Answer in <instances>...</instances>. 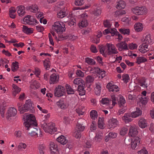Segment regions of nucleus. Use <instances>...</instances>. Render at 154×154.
<instances>
[{"mask_svg":"<svg viewBox=\"0 0 154 154\" xmlns=\"http://www.w3.org/2000/svg\"><path fill=\"white\" fill-rule=\"evenodd\" d=\"M18 110L21 114H23L24 112L29 111L30 112L33 113L34 109L32 106V103L30 99L26 101L25 103L23 106L21 103L17 104Z\"/></svg>","mask_w":154,"mask_h":154,"instance_id":"obj_1","label":"nucleus"},{"mask_svg":"<svg viewBox=\"0 0 154 154\" xmlns=\"http://www.w3.org/2000/svg\"><path fill=\"white\" fill-rule=\"evenodd\" d=\"M41 127L45 132L50 134L54 133V132L57 131V128L54 127V124L52 122H50L47 124L44 120L41 122Z\"/></svg>","mask_w":154,"mask_h":154,"instance_id":"obj_2","label":"nucleus"},{"mask_svg":"<svg viewBox=\"0 0 154 154\" xmlns=\"http://www.w3.org/2000/svg\"><path fill=\"white\" fill-rule=\"evenodd\" d=\"M26 129L29 131L28 135L29 136L32 137H42V134L41 132L40 129H38L35 128L34 126H29L27 127H25Z\"/></svg>","mask_w":154,"mask_h":154,"instance_id":"obj_3","label":"nucleus"},{"mask_svg":"<svg viewBox=\"0 0 154 154\" xmlns=\"http://www.w3.org/2000/svg\"><path fill=\"white\" fill-rule=\"evenodd\" d=\"M26 116V121L24 123V125L25 127L29 126H34L36 127L37 124L36 122V120L34 116L32 114H25Z\"/></svg>","mask_w":154,"mask_h":154,"instance_id":"obj_4","label":"nucleus"},{"mask_svg":"<svg viewBox=\"0 0 154 154\" xmlns=\"http://www.w3.org/2000/svg\"><path fill=\"white\" fill-rule=\"evenodd\" d=\"M107 49L105 51V53L108 55L116 54L118 53L117 49L112 44L107 43L106 45Z\"/></svg>","mask_w":154,"mask_h":154,"instance_id":"obj_5","label":"nucleus"},{"mask_svg":"<svg viewBox=\"0 0 154 154\" xmlns=\"http://www.w3.org/2000/svg\"><path fill=\"white\" fill-rule=\"evenodd\" d=\"M133 13L137 15H143L146 12V9L145 7H136L131 9Z\"/></svg>","mask_w":154,"mask_h":154,"instance_id":"obj_6","label":"nucleus"},{"mask_svg":"<svg viewBox=\"0 0 154 154\" xmlns=\"http://www.w3.org/2000/svg\"><path fill=\"white\" fill-rule=\"evenodd\" d=\"M65 88L60 85L56 87L54 90V94L55 96L60 97L63 96L65 93Z\"/></svg>","mask_w":154,"mask_h":154,"instance_id":"obj_7","label":"nucleus"},{"mask_svg":"<svg viewBox=\"0 0 154 154\" xmlns=\"http://www.w3.org/2000/svg\"><path fill=\"white\" fill-rule=\"evenodd\" d=\"M140 138L138 137H135L133 138L131 143V147L133 149H137L138 147V145L140 142Z\"/></svg>","mask_w":154,"mask_h":154,"instance_id":"obj_8","label":"nucleus"},{"mask_svg":"<svg viewBox=\"0 0 154 154\" xmlns=\"http://www.w3.org/2000/svg\"><path fill=\"white\" fill-rule=\"evenodd\" d=\"M118 121L116 119L112 118L108 122V127L109 128H114L118 125Z\"/></svg>","mask_w":154,"mask_h":154,"instance_id":"obj_9","label":"nucleus"},{"mask_svg":"<svg viewBox=\"0 0 154 154\" xmlns=\"http://www.w3.org/2000/svg\"><path fill=\"white\" fill-rule=\"evenodd\" d=\"M106 87L110 92L112 91L115 93L118 92L119 91V88L117 86L112 85L110 82H109L107 84Z\"/></svg>","mask_w":154,"mask_h":154,"instance_id":"obj_10","label":"nucleus"},{"mask_svg":"<svg viewBox=\"0 0 154 154\" xmlns=\"http://www.w3.org/2000/svg\"><path fill=\"white\" fill-rule=\"evenodd\" d=\"M116 46L120 51H122L123 50H128L127 45L125 41L118 43L116 44Z\"/></svg>","mask_w":154,"mask_h":154,"instance_id":"obj_11","label":"nucleus"},{"mask_svg":"<svg viewBox=\"0 0 154 154\" xmlns=\"http://www.w3.org/2000/svg\"><path fill=\"white\" fill-rule=\"evenodd\" d=\"M50 150L52 154H56L58 152L57 145L54 142H51L50 143Z\"/></svg>","mask_w":154,"mask_h":154,"instance_id":"obj_12","label":"nucleus"},{"mask_svg":"<svg viewBox=\"0 0 154 154\" xmlns=\"http://www.w3.org/2000/svg\"><path fill=\"white\" fill-rule=\"evenodd\" d=\"M17 110L14 108H10L7 113V118L8 119L10 117L15 116L17 114Z\"/></svg>","mask_w":154,"mask_h":154,"instance_id":"obj_13","label":"nucleus"},{"mask_svg":"<svg viewBox=\"0 0 154 154\" xmlns=\"http://www.w3.org/2000/svg\"><path fill=\"white\" fill-rule=\"evenodd\" d=\"M17 10L18 14L20 16L22 17L25 14V8L24 6L20 5L17 8Z\"/></svg>","mask_w":154,"mask_h":154,"instance_id":"obj_14","label":"nucleus"},{"mask_svg":"<svg viewBox=\"0 0 154 154\" xmlns=\"http://www.w3.org/2000/svg\"><path fill=\"white\" fill-rule=\"evenodd\" d=\"M85 87V86H84V84L78 86L77 90L79 92L80 95L82 96L85 95L86 91L84 89Z\"/></svg>","mask_w":154,"mask_h":154,"instance_id":"obj_15","label":"nucleus"},{"mask_svg":"<svg viewBox=\"0 0 154 154\" xmlns=\"http://www.w3.org/2000/svg\"><path fill=\"white\" fill-rule=\"evenodd\" d=\"M148 44L144 43L139 47V51L142 53H144L149 51L148 48Z\"/></svg>","mask_w":154,"mask_h":154,"instance_id":"obj_16","label":"nucleus"},{"mask_svg":"<svg viewBox=\"0 0 154 154\" xmlns=\"http://www.w3.org/2000/svg\"><path fill=\"white\" fill-rule=\"evenodd\" d=\"M94 78L92 76L88 75L86 77V82L84 83V85L85 86H91L92 83L94 81Z\"/></svg>","mask_w":154,"mask_h":154,"instance_id":"obj_17","label":"nucleus"},{"mask_svg":"<svg viewBox=\"0 0 154 154\" xmlns=\"http://www.w3.org/2000/svg\"><path fill=\"white\" fill-rule=\"evenodd\" d=\"M26 9L27 11H29L32 12L36 13L38 12V8L36 5H34L31 6H27L26 8Z\"/></svg>","mask_w":154,"mask_h":154,"instance_id":"obj_18","label":"nucleus"},{"mask_svg":"<svg viewBox=\"0 0 154 154\" xmlns=\"http://www.w3.org/2000/svg\"><path fill=\"white\" fill-rule=\"evenodd\" d=\"M137 110L131 113V116L132 118H136L140 116L142 114V111L140 108L137 107Z\"/></svg>","mask_w":154,"mask_h":154,"instance_id":"obj_19","label":"nucleus"},{"mask_svg":"<svg viewBox=\"0 0 154 154\" xmlns=\"http://www.w3.org/2000/svg\"><path fill=\"white\" fill-rule=\"evenodd\" d=\"M57 140L59 143L63 145L66 144L68 141V140H66V137L63 135H61L58 137L57 139Z\"/></svg>","mask_w":154,"mask_h":154,"instance_id":"obj_20","label":"nucleus"},{"mask_svg":"<svg viewBox=\"0 0 154 154\" xmlns=\"http://www.w3.org/2000/svg\"><path fill=\"white\" fill-rule=\"evenodd\" d=\"M82 122L80 121H79L76 125L75 130L80 132L83 131L85 129V127L83 126V124H82Z\"/></svg>","mask_w":154,"mask_h":154,"instance_id":"obj_21","label":"nucleus"},{"mask_svg":"<svg viewBox=\"0 0 154 154\" xmlns=\"http://www.w3.org/2000/svg\"><path fill=\"white\" fill-rule=\"evenodd\" d=\"M57 105L58 107L62 109H65L68 107V105L65 103L63 100H60L57 103Z\"/></svg>","mask_w":154,"mask_h":154,"instance_id":"obj_22","label":"nucleus"},{"mask_svg":"<svg viewBox=\"0 0 154 154\" xmlns=\"http://www.w3.org/2000/svg\"><path fill=\"white\" fill-rule=\"evenodd\" d=\"M103 137V134L100 131H98L96 134L94 140L96 142H100Z\"/></svg>","mask_w":154,"mask_h":154,"instance_id":"obj_23","label":"nucleus"},{"mask_svg":"<svg viewBox=\"0 0 154 154\" xmlns=\"http://www.w3.org/2000/svg\"><path fill=\"white\" fill-rule=\"evenodd\" d=\"M139 126L142 128H144L147 126L146 121L143 118L140 119L138 122Z\"/></svg>","mask_w":154,"mask_h":154,"instance_id":"obj_24","label":"nucleus"},{"mask_svg":"<svg viewBox=\"0 0 154 154\" xmlns=\"http://www.w3.org/2000/svg\"><path fill=\"white\" fill-rule=\"evenodd\" d=\"M138 133V132L137 128L134 127H131L130 129L129 134L131 137H134L137 135Z\"/></svg>","mask_w":154,"mask_h":154,"instance_id":"obj_25","label":"nucleus"},{"mask_svg":"<svg viewBox=\"0 0 154 154\" xmlns=\"http://www.w3.org/2000/svg\"><path fill=\"white\" fill-rule=\"evenodd\" d=\"M67 15L68 13L65 11L64 9H62L57 13V17L59 18H62Z\"/></svg>","mask_w":154,"mask_h":154,"instance_id":"obj_26","label":"nucleus"},{"mask_svg":"<svg viewBox=\"0 0 154 154\" xmlns=\"http://www.w3.org/2000/svg\"><path fill=\"white\" fill-rule=\"evenodd\" d=\"M63 26H64V27L62 26L61 25L58 27H57V28L54 29L58 34H61L63 33V31H64L65 29V24H63Z\"/></svg>","mask_w":154,"mask_h":154,"instance_id":"obj_27","label":"nucleus"},{"mask_svg":"<svg viewBox=\"0 0 154 154\" xmlns=\"http://www.w3.org/2000/svg\"><path fill=\"white\" fill-rule=\"evenodd\" d=\"M22 31L24 33L27 34H31L33 32V30L32 28H29L25 25L23 26Z\"/></svg>","mask_w":154,"mask_h":154,"instance_id":"obj_28","label":"nucleus"},{"mask_svg":"<svg viewBox=\"0 0 154 154\" xmlns=\"http://www.w3.org/2000/svg\"><path fill=\"white\" fill-rule=\"evenodd\" d=\"M143 28L142 23H137L134 25V28L137 32H140L143 30Z\"/></svg>","mask_w":154,"mask_h":154,"instance_id":"obj_29","label":"nucleus"},{"mask_svg":"<svg viewBox=\"0 0 154 154\" xmlns=\"http://www.w3.org/2000/svg\"><path fill=\"white\" fill-rule=\"evenodd\" d=\"M130 117H131V114L126 113L125 114V115L122 117V118L123 120L125 121V122H127L132 121V119L130 118Z\"/></svg>","mask_w":154,"mask_h":154,"instance_id":"obj_30","label":"nucleus"},{"mask_svg":"<svg viewBox=\"0 0 154 154\" xmlns=\"http://www.w3.org/2000/svg\"><path fill=\"white\" fill-rule=\"evenodd\" d=\"M125 6V2L124 1H120L118 2L116 8L118 9H124Z\"/></svg>","mask_w":154,"mask_h":154,"instance_id":"obj_31","label":"nucleus"},{"mask_svg":"<svg viewBox=\"0 0 154 154\" xmlns=\"http://www.w3.org/2000/svg\"><path fill=\"white\" fill-rule=\"evenodd\" d=\"M94 88L95 92L97 95H100L101 92V86L100 83H97Z\"/></svg>","mask_w":154,"mask_h":154,"instance_id":"obj_32","label":"nucleus"},{"mask_svg":"<svg viewBox=\"0 0 154 154\" xmlns=\"http://www.w3.org/2000/svg\"><path fill=\"white\" fill-rule=\"evenodd\" d=\"M19 66L18 62L15 61V62H13L12 64L11 70L14 72L16 71L19 68Z\"/></svg>","mask_w":154,"mask_h":154,"instance_id":"obj_33","label":"nucleus"},{"mask_svg":"<svg viewBox=\"0 0 154 154\" xmlns=\"http://www.w3.org/2000/svg\"><path fill=\"white\" fill-rule=\"evenodd\" d=\"M125 102V100L124 98L122 96H121L119 98V100L118 102L119 106L120 107L125 106L124 105Z\"/></svg>","mask_w":154,"mask_h":154,"instance_id":"obj_34","label":"nucleus"},{"mask_svg":"<svg viewBox=\"0 0 154 154\" xmlns=\"http://www.w3.org/2000/svg\"><path fill=\"white\" fill-rule=\"evenodd\" d=\"M146 79L144 78H143L139 81V85L144 88H147V85L146 83Z\"/></svg>","mask_w":154,"mask_h":154,"instance_id":"obj_35","label":"nucleus"},{"mask_svg":"<svg viewBox=\"0 0 154 154\" xmlns=\"http://www.w3.org/2000/svg\"><path fill=\"white\" fill-rule=\"evenodd\" d=\"M49 60V58H48ZM44 66L46 70H48L51 66V62L49 60L45 59L43 61Z\"/></svg>","mask_w":154,"mask_h":154,"instance_id":"obj_36","label":"nucleus"},{"mask_svg":"<svg viewBox=\"0 0 154 154\" xmlns=\"http://www.w3.org/2000/svg\"><path fill=\"white\" fill-rule=\"evenodd\" d=\"M147 61V59L144 57H138L137 58L136 63L139 64L141 63L145 62Z\"/></svg>","mask_w":154,"mask_h":154,"instance_id":"obj_37","label":"nucleus"},{"mask_svg":"<svg viewBox=\"0 0 154 154\" xmlns=\"http://www.w3.org/2000/svg\"><path fill=\"white\" fill-rule=\"evenodd\" d=\"M99 47L100 52V54H102L104 57H106L107 56V54H106V53L105 52L106 46H104L103 45H99Z\"/></svg>","mask_w":154,"mask_h":154,"instance_id":"obj_38","label":"nucleus"},{"mask_svg":"<svg viewBox=\"0 0 154 154\" xmlns=\"http://www.w3.org/2000/svg\"><path fill=\"white\" fill-rule=\"evenodd\" d=\"M66 87L67 89V92L68 94H74V89L72 88L70 85L67 84L66 85Z\"/></svg>","mask_w":154,"mask_h":154,"instance_id":"obj_39","label":"nucleus"},{"mask_svg":"<svg viewBox=\"0 0 154 154\" xmlns=\"http://www.w3.org/2000/svg\"><path fill=\"white\" fill-rule=\"evenodd\" d=\"M73 83L75 84L78 85L80 83H81L82 84H84L85 82L84 80H82L81 78H77L74 79Z\"/></svg>","mask_w":154,"mask_h":154,"instance_id":"obj_40","label":"nucleus"},{"mask_svg":"<svg viewBox=\"0 0 154 154\" xmlns=\"http://www.w3.org/2000/svg\"><path fill=\"white\" fill-rule=\"evenodd\" d=\"M101 13V9L100 7H97L93 12V14L95 16L99 15Z\"/></svg>","mask_w":154,"mask_h":154,"instance_id":"obj_41","label":"nucleus"},{"mask_svg":"<svg viewBox=\"0 0 154 154\" xmlns=\"http://www.w3.org/2000/svg\"><path fill=\"white\" fill-rule=\"evenodd\" d=\"M98 126L99 128L103 129L104 128L103 119L100 117L98 122Z\"/></svg>","mask_w":154,"mask_h":154,"instance_id":"obj_42","label":"nucleus"},{"mask_svg":"<svg viewBox=\"0 0 154 154\" xmlns=\"http://www.w3.org/2000/svg\"><path fill=\"white\" fill-rule=\"evenodd\" d=\"M6 109V106L5 105H3L0 106V112L2 116V117H4V114L5 112V111Z\"/></svg>","mask_w":154,"mask_h":154,"instance_id":"obj_43","label":"nucleus"},{"mask_svg":"<svg viewBox=\"0 0 154 154\" xmlns=\"http://www.w3.org/2000/svg\"><path fill=\"white\" fill-rule=\"evenodd\" d=\"M85 62L91 65H94L96 63L95 61L93 59L89 57H87L85 58Z\"/></svg>","mask_w":154,"mask_h":154,"instance_id":"obj_44","label":"nucleus"},{"mask_svg":"<svg viewBox=\"0 0 154 154\" xmlns=\"http://www.w3.org/2000/svg\"><path fill=\"white\" fill-rule=\"evenodd\" d=\"M121 33L124 35H129L130 30L129 29H121L119 30Z\"/></svg>","mask_w":154,"mask_h":154,"instance_id":"obj_45","label":"nucleus"},{"mask_svg":"<svg viewBox=\"0 0 154 154\" xmlns=\"http://www.w3.org/2000/svg\"><path fill=\"white\" fill-rule=\"evenodd\" d=\"M50 81L51 82H50L51 84L54 83L57 81V76L55 74H53L50 76Z\"/></svg>","mask_w":154,"mask_h":154,"instance_id":"obj_46","label":"nucleus"},{"mask_svg":"<svg viewBox=\"0 0 154 154\" xmlns=\"http://www.w3.org/2000/svg\"><path fill=\"white\" fill-rule=\"evenodd\" d=\"M97 112L95 110H92L90 112V115L91 118L93 119H95V118L97 117Z\"/></svg>","mask_w":154,"mask_h":154,"instance_id":"obj_47","label":"nucleus"},{"mask_svg":"<svg viewBox=\"0 0 154 154\" xmlns=\"http://www.w3.org/2000/svg\"><path fill=\"white\" fill-rule=\"evenodd\" d=\"M105 71L104 70H102L99 68V70H98L97 74H98V76H99V77H100L101 76L102 78H103L105 76Z\"/></svg>","mask_w":154,"mask_h":154,"instance_id":"obj_48","label":"nucleus"},{"mask_svg":"<svg viewBox=\"0 0 154 154\" xmlns=\"http://www.w3.org/2000/svg\"><path fill=\"white\" fill-rule=\"evenodd\" d=\"M31 16L29 15H28L23 19V24H31V23L29 22V19Z\"/></svg>","mask_w":154,"mask_h":154,"instance_id":"obj_49","label":"nucleus"},{"mask_svg":"<svg viewBox=\"0 0 154 154\" xmlns=\"http://www.w3.org/2000/svg\"><path fill=\"white\" fill-rule=\"evenodd\" d=\"M130 80L129 76L128 74H124L122 75V80L125 83H127Z\"/></svg>","mask_w":154,"mask_h":154,"instance_id":"obj_50","label":"nucleus"},{"mask_svg":"<svg viewBox=\"0 0 154 154\" xmlns=\"http://www.w3.org/2000/svg\"><path fill=\"white\" fill-rule=\"evenodd\" d=\"M111 100H109L107 98H102L101 100V103L103 104H107L109 103H110Z\"/></svg>","mask_w":154,"mask_h":154,"instance_id":"obj_51","label":"nucleus"},{"mask_svg":"<svg viewBox=\"0 0 154 154\" xmlns=\"http://www.w3.org/2000/svg\"><path fill=\"white\" fill-rule=\"evenodd\" d=\"M81 132L76 130L74 132L73 136L76 138H80L81 137Z\"/></svg>","mask_w":154,"mask_h":154,"instance_id":"obj_52","label":"nucleus"},{"mask_svg":"<svg viewBox=\"0 0 154 154\" xmlns=\"http://www.w3.org/2000/svg\"><path fill=\"white\" fill-rule=\"evenodd\" d=\"M70 21L68 22V24L69 26H74L76 25V20L74 18H72L70 20Z\"/></svg>","mask_w":154,"mask_h":154,"instance_id":"obj_53","label":"nucleus"},{"mask_svg":"<svg viewBox=\"0 0 154 154\" xmlns=\"http://www.w3.org/2000/svg\"><path fill=\"white\" fill-rule=\"evenodd\" d=\"M39 150L40 154H44L46 149L45 147L43 145H42L39 146Z\"/></svg>","mask_w":154,"mask_h":154,"instance_id":"obj_54","label":"nucleus"},{"mask_svg":"<svg viewBox=\"0 0 154 154\" xmlns=\"http://www.w3.org/2000/svg\"><path fill=\"white\" fill-rule=\"evenodd\" d=\"M39 87V85L37 83V81H34L32 84L30 85L31 88L34 89H37Z\"/></svg>","mask_w":154,"mask_h":154,"instance_id":"obj_55","label":"nucleus"},{"mask_svg":"<svg viewBox=\"0 0 154 154\" xmlns=\"http://www.w3.org/2000/svg\"><path fill=\"white\" fill-rule=\"evenodd\" d=\"M128 129L127 127H123L120 131V134L122 135H124L127 132Z\"/></svg>","mask_w":154,"mask_h":154,"instance_id":"obj_56","label":"nucleus"},{"mask_svg":"<svg viewBox=\"0 0 154 154\" xmlns=\"http://www.w3.org/2000/svg\"><path fill=\"white\" fill-rule=\"evenodd\" d=\"M12 87L14 88V91L17 93H19L21 91V88L14 84L12 85Z\"/></svg>","mask_w":154,"mask_h":154,"instance_id":"obj_57","label":"nucleus"},{"mask_svg":"<svg viewBox=\"0 0 154 154\" xmlns=\"http://www.w3.org/2000/svg\"><path fill=\"white\" fill-rule=\"evenodd\" d=\"M103 23L105 27H107L109 28L111 26V24H110V22L107 20L104 21Z\"/></svg>","mask_w":154,"mask_h":154,"instance_id":"obj_58","label":"nucleus"},{"mask_svg":"<svg viewBox=\"0 0 154 154\" xmlns=\"http://www.w3.org/2000/svg\"><path fill=\"white\" fill-rule=\"evenodd\" d=\"M96 124L95 122L94 121H93L92 122V124L90 126V130L91 131H93L94 130L96 129Z\"/></svg>","mask_w":154,"mask_h":154,"instance_id":"obj_59","label":"nucleus"},{"mask_svg":"<svg viewBox=\"0 0 154 154\" xmlns=\"http://www.w3.org/2000/svg\"><path fill=\"white\" fill-rule=\"evenodd\" d=\"M144 41L145 43L146 44L150 43L152 42V41L150 38V36L149 35H146L145 38L144 39Z\"/></svg>","mask_w":154,"mask_h":154,"instance_id":"obj_60","label":"nucleus"},{"mask_svg":"<svg viewBox=\"0 0 154 154\" xmlns=\"http://www.w3.org/2000/svg\"><path fill=\"white\" fill-rule=\"evenodd\" d=\"M84 3L83 0H75V4L77 6H80Z\"/></svg>","mask_w":154,"mask_h":154,"instance_id":"obj_61","label":"nucleus"},{"mask_svg":"<svg viewBox=\"0 0 154 154\" xmlns=\"http://www.w3.org/2000/svg\"><path fill=\"white\" fill-rule=\"evenodd\" d=\"M111 98L112 100V105L115 106L116 103V101L117 98L115 97V95L113 94L111 95Z\"/></svg>","mask_w":154,"mask_h":154,"instance_id":"obj_62","label":"nucleus"},{"mask_svg":"<svg viewBox=\"0 0 154 154\" xmlns=\"http://www.w3.org/2000/svg\"><path fill=\"white\" fill-rule=\"evenodd\" d=\"M123 108L122 109L119 110L117 113V114L118 115H120L122 114H123L126 110V106L123 107Z\"/></svg>","mask_w":154,"mask_h":154,"instance_id":"obj_63","label":"nucleus"},{"mask_svg":"<svg viewBox=\"0 0 154 154\" xmlns=\"http://www.w3.org/2000/svg\"><path fill=\"white\" fill-rule=\"evenodd\" d=\"M88 25L87 20H82L81 22L80 26L83 27H86Z\"/></svg>","mask_w":154,"mask_h":154,"instance_id":"obj_64","label":"nucleus"}]
</instances>
